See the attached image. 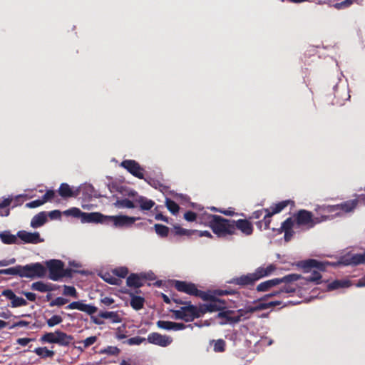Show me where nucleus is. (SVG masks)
Masks as SVG:
<instances>
[{
    "label": "nucleus",
    "mask_w": 365,
    "mask_h": 365,
    "mask_svg": "<svg viewBox=\"0 0 365 365\" xmlns=\"http://www.w3.org/2000/svg\"><path fill=\"white\" fill-rule=\"evenodd\" d=\"M204 218L207 220V225L218 237L225 238L227 236L237 235V230L245 236H250L254 232L253 225L248 218L235 220L212 214H205Z\"/></svg>",
    "instance_id": "1"
},
{
    "label": "nucleus",
    "mask_w": 365,
    "mask_h": 365,
    "mask_svg": "<svg viewBox=\"0 0 365 365\" xmlns=\"http://www.w3.org/2000/svg\"><path fill=\"white\" fill-rule=\"evenodd\" d=\"M140 218L138 217H130L127 215H104L101 212H84L82 223H101L104 225H112L114 227H130L137 220Z\"/></svg>",
    "instance_id": "2"
},
{
    "label": "nucleus",
    "mask_w": 365,
    "mask_h": 365,
    "mask_svg": "<svg viewBox=\"0 0 365 365\" xmlns=\"http://www.w3.org/2000/svg\"><path fill=\"white\" fill-rule=\"evenodd\" d=\"M186 304L187 306H182L179 309L170 310L174 319L183 320L185 322H191L209 312L207 304H200L198 307L193 305L190 301Z\"/></svg>",
    "instance_id": "3"
},
{
    "label": "nucleus",
    "mask_w": 365,
    "mask_h": 365,
    "mask_svg": "<svg viewBox=\"0 0 365 365\" xmlns=\"http://www.w3.org/2000/svg\"><path fill=\"white\" fill-rule=\"evenodd\" d=\"M294 218L297 227H303L309 230L313 228L317 224L327 220V217H314L312 212L302 209L299 210L294 215Z\"/></svg>",
    "instance_id": "4"
},
{
    "label": "nucleus",
    "mask_w": 365,
    "mask_h": 365,
    "mask_svg": "<svg viewBox=\"0 0 365 365\" xmlns=\"http://www.w3.org/2000/svg\"><path fill=\"white\" fill-rule=\"evenodd\" d=\"M39 340L41 343L57 344L61 346H68L73 340V336L61 330H56L54 332H46Z\"/></svg>",
    "instance_id": "5"
},
{
    "label": "nucleus",
    "mask_w": 365,
    "mask_h": 365,
    "mask_svg": "<svg viewBox=\"0 0 365 365\" xmlns=\"http://www.w3.org/2000/svg\"><path fill=\"white\" fill-rule=\"evenodd\" d=\"M173 286L175 289L180 292L185 293L190 296H195L202 299L204 301H207L210 298V294L204 291L197 289L195 284L181 280H175Z\"/></svg>",
    "instance_id": "6"
},
{
    "label": "nucleus",
    "mask_w": 365,
    "mask_h": 365,
    "mask_svg": "<svg viewBox=\"0 0 365 365\" xmlns=\"http://www.w3.org/2000/svg\"><path fill=\"white\" fill-rule=\"evenodd\" d=\"M302 278V277L301 274L296 273L289 274L283 277L274 278L262 282L257 286L256 290L259 292H267L272 287H276L282 282H296Z\"/></svg>",
    "instance_id": "7"
},
{
    "label": "nucleus",
    "mask_w": 365,
    "mask_h": 365,
    "mask_svg": "<svg viewBox=\"0 0 365 365\" xmlns=\"http://www.w3.org/2000/svg\"><path fill=\"white\" fill-rule=\"evenodd\" d=\"M19 277L34 278L43 277L46 274V269L39 262L31 263L25 266L19 265Z\"/></svg>",
    "instance_id": "8"
},
{
    "label": "nucleus",
    "mask_w": 365,
    "mask_h": 365,
    "mask_svg": "<svg viewBox=\"0 0 365 365\" xmlns=\"http://www.w3.org/2000/svg\"><path fill=\"white\" fill-rule=\"evenodd\" d=\"M245 314L244 309H239L237 312L233 310L222 309L217 314V318L220 319V324L222 325L227 324H236L241 321L242 317Z\"/></svg>",
    "instance_id": "9"
},
{
    "label": "nucleus",
    "mask_w": 365,
    "mask_h": 365,
    "mask_svg": "<svg viewBox=\"0 0 365 365\" xmlns=\"http://www.w3.org/2000/svg\"><path fill=\"white\" fill-rule=\"evenodd\" d=\"M48 269V278L53 281H58L63 277V272L64 263L59 259H51L46 262Z\"/></svg>",
    "instance_id": "10"
},
{
    "label": "nucleus",
    "mask_w": 365,
    "mask_h": 365,
    "mask_svg": "<svg viewBox=\"0 0 365 365\" xmlns=\"http://www.w3.org/2000/svg\"><path fill=\"white\" fill-rule=\"evenodd\" d=\"M120 166L127 170L133 176L144 179V169L134 160H124L121 162Z\"/></svg>",
    "instance_id": "11"
},
{
    "label": "nucleus",
    "mask_w": 365,
    "mask_h": 365,
    "mask_svg": "<svg viewBox=\"0 0 365 365\" xmlns=\"http://www.w3.org/2000/svg\"><path fill=\"white\" fill-rule=\"evenodd\" d=\"M329 262H323L314 259H309L307 260L300 261L298 266L303 269L304 272H309L312 269H317L318 271H324Z\"/></svg>",
    "instance_id": "12"
},
{
    "label": "nucleus",
    "mask_w": 365,
    "mask_h": 365,
    "mask_svg": "<svg viewBox=\"0 0 365 365\" xmlns=\"http://www.w3.org/2000/svg\"><path fill=\"white\" fill-rule=\"evenodd\" d=\"M147 339L149 343L162 347H166L173 342V339L170 336L162 335L158 332L149 334Z\"/></svg>",
    "instance_id": "13"
},
{
    "label": "nucleus",
    "mask_w": 365,
    "mask_h": 365,
    "mask_svg": "<svg viewBox=\"0 0 365 365\" xmlns=\"http://www.w3.org/2000/svg\"><path fill=\"white\" fill-rule=\"evenodd\" d=\"M16 236L24 243L27 244H38L44 241L38 232H29L25 230H20L17 232Z\"/></svg>",
    "instance_id": "14"
},
{
    "label": "nucleus",
    "mask_w": 365,
    "mask_h": 365,
    "mask_svg": "<svg viewBox=\"0 0 365 365\" xmlns=\"http://www.w3.org/2000/svg\"><path fill=\"white\" fill-rule=\"evenodd\" d=\"M358 203L359 200L357 199L347 200L341 204L327 207V211L331 212L340 210L346 213L350 212L356 207Z\"/></svg>",
    "instance_id": "15"
},
{
    "label": "nucleus",
    "mask_w": 365,
    "mask_h": 365,
    "mask_svg": "<svg viewBox=\"0 0 365 365\" xmlns=\"http://www.w3.org/2000/svg\"><path fill=\"white\" fill-rule=\"evenodd\" d=\"M156 324L158 328L168 331H180L183 330L187 327L192 329V324L186 325L183 323L174 322L170 321L159 320L157 322Z\"/></svg>",
    "instance_id": "16"
},
{
    "label": "nucleus",
    "mask_w": 365,
    "mask_h": 365,
    "mask_svg": "<svg viewBox=\"0 0 365 365\" xmlns=\"http://www.w3.org/2000/svg\"><path fill=\"white\" fill-rule=\"evenodd\" d=\"M67 309H78L86 312L89 315L95 314L98 308L91 304H83L81 301H76L70 303L66 307Z\"/></svg>",
    "instance_id": "17"
},
{
    "label": "nucleus",
    "mask_w": 365,
    "mask_h": 365,
    "mask_svg": "<svg viewBox=\"0 0 365 365\" xmlns=\"http://www.w3.org/2000/svg\"><path fill=\"white\" fill-rule=\"evenodd\" d=\"M147 279L144 274H130L126 279V284L130 287L140 288L143 286L145 280Z\"/></svg>",
    "instance_id": "18"
},
{
    "label": "nucleus",
    "mask_w": 365,
    "mask_h": 365,
    "mask_svg": "<svg viewBox=\"0 0 365 365\" xmlns=\"http://www.w3.org/2000/svg\"><path fill=\"white\" fill-rule=\"evenodd\" d=\"M256 279L253 273H249L247 274H244L240 277H237L233 278L231 280V283L239 285V286H252L256 282Z\"/></svg>",
    "instance_id": "19"
},
{
    "label": "nucleus",
    "mask_w": 365,
    "mask_h": 365,
    "mask_svg": "<svg viewBox=\"0 0 365 365\" xmlns=\"http://www.w3.org/2000/svg\"><path fill=\"white\" fill-rule=\"evenodd\" d=\"M58 192L61 197L68 199L70 197H77L79 193V190L78 189L74 190L68 184L63 182L61 184L58 190Z\"/></svg>",
    "instance_id": "20"
},
{
    "label": "nucleus",
    "mask_w": 365,
    "mask_h": 365,
    "mask_svg": "<svg viewBox=\"0 0 365 365\" xmlns=\"http://www.w3.org/2000/svg\"><path fill=\"white\" fill-rule=\"evenodd\" d=\"M276 266L271 264L268 265L267 267H259L255 269V272H253L256 281L259 279L271 275L275 270Z\"/></svg>",
    "instance_id": "21"
},
{
    "label": "nucleus",
    "mask_w": 365,
    "mask_h": 365,
    "mask_svg": "<svg viewBox=\"0 0 365 365\" xmlns=\"http://www.w3.org/2000/svg\"><path fill=\"white\" fill-rule=\"evenodd\" d=\"M207 300L210 301V302L207 304L209 312H213L217 311L220 312L222 309H224L225 308L226 302L222 299L210 295V298Z\"/></svg>",
    "instance_id": "22"
},
{
    "label": "nucleus",
    "mask_w": 365,
    "mask_h": 365,
    "mask_svg": "<svg viewBox=\"0 0 365 365\" xmlns=\"http://www.w3.org/2000/svg\"><path fill=\"white\" fill-rule=\"evenodd\" d=\"M136 207L138 206L143 211L150 210L154 205L155 202L144 196H138L135 198Z\"/></svg>",
    "instance_id": "23"
},
{
    "label": "nucleus",
    "mask_w": 365,
    "mask_h": 365,
    "mask_svg": "<svg viewBox=\"0 0 365 365\" xmlns=\"http://www.w3.org/2000/svg\"><path fill=\"white\" fill-rule=\"evenodd\" d=\"M47 221V215L45 212H41L34 215L31 221V227L38 228L43 226Z\"/></svg>",
    "instance_id": "24"
},
{
    "label": "nucleus",
    "mask_w": 365,
    "mask_h": 365,
    "mask_svg": "<svg viewBox=\"0 0 365 365\" xmlns=\"http://www.w3.org/2000/svg\"><path fill=\"white\" fill-rule=\"evenodd\" d=\"M289 205L292 206L294 205V202L291 200H283L279 202L277 204L271 206L269 209L270 210V212L272 215H275L282 212L285 207H287Z\"/></svg>",
    "instance_id": "25"
},
{
    "label": "nucleus",
    "mask_w": 365,
    "mask_h": 365,
    "mask_svg": "<svg viewBox=\"0 0 365 365\" xmlns=\"http://www.w3.org/2000/svg\"><path fill=\"white\" fill-rule=\"evenodd\" d=\"M98 317L102 319H109L113 323H120L122 317L118 312H102L98 313Z\"/></svg>",
    "instance_id": "26"
},
{
    "label": "nucleus",
    "mask_w": 365,
    "mask_h": 365,
    "mask_svg": "<svg viewBox=\"0 0 365 365\" xmlns=\"http://www.w3.org/2000/svg\"><path fill=\"white\" fill-rule=\"evenodd\" d=\"M130 306L135 310H140L143 308L145 299L140 296H136L133 294H130Z\"/></svg>",
    "instance_id": "27"
},
{
    "label": "nucleus",
    "mask_w": 365,
    "mask_h": 365,
    "mask_svg": "<svg viewBox=\"0 0 365 365\" xmlns=\"http://www.w3.org/2000/svg\"><path fill=\"white\" fill-rule=\"evenodd\" d=\"M173 233L175 235L178 236H187L191 237L194 235L195 232H197V230H187L181 227L180 225H174L173 227Z\"/></svg>",
    "instance_id": "28"
},
{
    "label": "nucleus",
    "mask_w": 365,
    "mask_h": 365,
    "mask_svg": "<svg viewBox=\"0 0 365 365\" xmlns=\"http://www.w3.org/2000/svg\"><path fill=\"white\" fill-rule=\"evenodd\" d=\"M114 205L115 207H117L118 208H135V207H136L135 199L133 200H130L128 198L118 200L115 202Z\"/></svg>",
    "instance_id": "29"
},
{
    "label": "nucleus",
    "mask_w": 365,
    "mask_h": 365,
    "mask_svg": "<svg viewBox=\"0 0 365 365\" xmlns=\"http://www.w3.org/2000/svg\"><path fill=\"white\" fill-rule=\"evenodd\" d=\"M34 352L42 358H52L55 355L53 351L49 350L46 347L36 348Z\"/></svg>",
    "instance_id": "30"
},
{
    "label": "nucleus",
    "mask_w": 365,
    "mask_h": 365,
    "mask_svg": "<svg viewBox=\"0 0 365 365\" xmlns=\"http://www.w3.org/2000/svg\"><path fill=\"white\" fill-rule=\"evenodd\" d=\"M16 237L9 232H5L0 234V238L3 243L6 245L15 244L16 242Z\"/></svg>",
    "instance_id": "31"
},
{
    "label": "nucleus",
    "mask_w": 365,
    "mask_h": 365,
    "mask_svg": "<svg viewBox=\"0 0 365 365\" xmlns=\"http://www.w3.org/2000/svg\"><path fill=\"white\" fill-rule=\"evenodd\" d=\"M349 286V282L346 280H334L327 286L329 290H334L339 288L347 287Z\"/></svg>",
    "instance_id": "32"
},
{
    "label": "nucleus",
    "mask_w": 365,
    "mask_h": 365,
    "mask_svg": "<svg viewBox=\"0 0 365 365\" xmlns=\"http://www.w3.org/2000/svg\"><path fill=\"white\" fill-rule=\"evenodd\" d=\"M293 282H283L284 286L281 287L278 290L280 295L282 293L292 294L294 293L297 290V287L292 284Z\"/></svg>",
    "instance_id": "33"
},
{
    "label": "nucleus",
    "mask_w": 365,
    "mask_h": 365,
    "mask_svg": "<svg viewBox=\"0 0 365 365\" xmlns=\"http://www.w3.org/2000/svg\"><path fill=\"white\" fill-rule=\"evenodd\" d=\"M155 231L156 234L160 237H166L169 234V227L161 225V224H155L154 225Z\"/></svg>",
    "instance_id": "34"
},
{
    "label": "nucleus",
    "mask_w": 365,
    "mask_h": 365,
    "mask_svg": "<svg viewBox=\"0 0 365 365\" xmlns=\"http://www.w3.org/2000/svg\"><path fill=\"white\" fill-rule=\"evenodd\" d=\"M83 212H82L79 208L72 207L63 212V214L66 216H72L76 218L83 219Z\"/></svg>",
    "instance_id": "35"
},
{
    "label": "nucleus",
    "mask_w": 365,
    "mask_h": 365,
    "mask_svg": "<svg viewBox=\"0 0 365 365\" xmlns=\"http://www.w3.org/2000/svg\"><path fill=\"white\" fill-rule=\"evenodd\" d=\"M262 301H259V303L255 307H248L247 310H245V314L246 313H253L257 311L264 310L269 309L267 302H262Z\"/></svg>",
    "instance_id": "36"
},
{
    "label": "nucleus",
    "mask_w": 365,
    "mask_h": 365,
    "mask_svg": "<svg viewBox=\"0 0 365 365\" xmlns=\"http://www.w3.org/2000/svg\"><path fill=\"white\" fill-rule=\"evenodd\" d=\"M165 204L168 210L173 215L179 212L180 207L174 200L167 198Z\"/></svg>",
    "instance_id": "37"
},
{
    "label": "nucleus",
    "mask_w": 365,
    "mask_h": 365,
    "mask_svg": "<svg viewBox=\"0 0 365 365\" xmlns=\"http://www.w3.org/2000/svg\"><path fill=\"white\" fill-rule=\"evenodd\" d=\"M31 289L33 290L38 291L40 292H48V290L50 289L49 288H48L47 284L41 281L34 282L31 284Z\"/></svg>",
    "instance_id": "38"
},
{
    "label": "nucleus",
    "mask_w": 365,
    "mask_h": 365,
    "mask_svg": "<svg viewBox=\"0 0 365 365\" xmlns=\"http://www.w3.org/2000/svg\"><path fill=\"white\" fill-rule=\"evenodd\" d=\"M295 221L292 219V217H288L287 218L281 225V227L279 228V231H289V230H293V227Z\"/></svg>",
    "instance_id": "39"
},
{
    "label": "nucleus",
    "mask_w": 365,
    "mask_h": 365,
    "mask_svg": "<svg viewBox=\"0 0 365 365\" xmlns=\"http://www.w3.org/2000/svg\"><path fill=\"white\" fill-rule=\"evenodd\" d=\"M214 344L213 349L215 352H223L225 350L226 342L223 339L212 340Z\"/></svg>",
    "instance_id": "40"
},
{
    "label": "nucleus",
    "mask_w": 365,
    "mask_h": 365,
    "mask_svg": "<svg viewBox=\"0 0 365 365\" xmlns=\"http://www.w3.org/2000/svg\"><path fill=\"white\" fill-rule=\"evenodd\" d=\"M264 215L263 219L262 220V223L264 224V230H268L270 227L271 223V217L274 215L270 212L269 209H264Z\"/></svg>",
    "instance_id": "41"
},
{
    "label": "nucleus",
    "mask_w": 365,
    "mask_h": 365,
    "mask_svg": "<svg viewBox=\"0 0 365 365\" xmlns=\"http://www.w3.org/2000/svg\"><path fill=\"white\" fill-rule=\"evenodd\" d=\"M307 282H314L316 284H321L322 275L318 271L314 270L312 274L305 278Z\"/></svg>",
    "instance_id": "42"
},
{
    "label": "nucleus",
    "mask_w": 365,
    "mask_h": 365,
    "mask_svg": "<svg viewBox=\"0 0 365 365\" xmlns=\"http://www.w3.org/2000/svg\"><path fill=\"white\" fill-rule=\"evenodd\" d=\"M103 279L112 285H118L120 279L115 276L110 275L109 273H106L103 277Z\"/></svg>",
    "instance_id": "43"
},
{
    "label": "nucleus",
    "mask_w": 365,
    "mask_h": 365,
    "mask_svg": "<svg viewBox=\"0 0 365 365\" xmlns=\"http://www.w3.org/2000/svg\"><path fill=\"white\" fill-rule=\"evenodd\" d=\"M63 294L65 295V296H71V297H73L74 298H77L78 297L76 289L73 286L64 285L63 286Z\"/></svg>",
    "instance_id": "44"
},
{
    "label": "nucleus",
    "mask_w": 365,
    "mask_h": 365,
    "mask_svg": "<svg viewBox=\"0 0 365 365\" xmlns=\"http://www.w3.org/2000/svg\"><path fill=\"white\" fill-rule=\"evenodd\" d=\"M19 265H16V267H10L8 269H0V274H11L19 276Z\"/></svg>",
    "instance_id": "45"
},
{
    "label": "nucleus",
    "mask_w": 365,
    "mask_h": 365,
    "mask_svg": "<svg viewBox=\"0 0 365 365\" xmlns=\"http://www.w3.org/2000/svg\"><path fill=\"white\" fill-rule=\"evenodd\" d=\"M351 263L355 265L365 263V252L354 255L351 258Z\"/></svg>",
    "instance_id": "46"
},
{
    "label": "nucleus",
    "mask_w": 365,
    "mask_h": 365,
    "mask_svg": "<svg viewBox=\"0 0 365 365\" xmlns=\"http://www.w3.org/2000/svg\"><path fill=\"white\" fill-rule=\"evenodd\" d=\"M63 322V319L59 315H53L50 319H47L46 323L49 327H53L57 324H61Z\"/></svg>",
    "instance_id": "47"
},
{
    "label": "nucleus",
    "mask_w": 365,
    "mask_h": 365,
    "mask_svg": "<svg viewBox=\"0 0 365 365\" xmlns=\"http://www.w3.org/2000/svg\"><path fill=\"white\" fill-rule=\"evenodd\" d=\"M27 302L26 299H24L22 297H17L15 295L14 298L13 299L11 302V307H23L27 305Z\"/></svg>",
    "instance_id": "48"
},
{
    "label": "nucleus",
    "mask_w": 365,
    "mask_h": 365,
    "mask_svg": "<svg viewBox=\"0 0 365 365\" xmlns=\"http://www.w3.org/2000/svg\"><path fill=\"white\" fill-rule=\"evenodd\" d=\"M113 272L115 276L120 278H125L128 274V269L125 267H120L114 269Z\"/></svg>",
    "instance_id": "49"
},
{
    "label": "nucleus",
    "mask_w": 365,
    "mask_h": 365,
    "mask_svg": "<svg viewBox=\"0 0 365 365\" xmlns=\"http://www.w3.org/2000/svg\"><path fill=\"white\" fill-rule=\"evenodd\" d=\"M101 354H106L111 356H116L120 353V349L116 346H109L101 351Z\"/></svg>",
    "instance_id": "50"
},
{
    "label": "nucleus",
    "mask_w": 365,
    "mask_h": 365,
    "mask_svg": "<svg viewBox=\"0 0 365 365\" xmlns=\"http://www.w3.org/2000/svg\"><path fill=\"white\" fill-rule=\"evenodd\" d=\"M68 302V299H66V298H63L61 297H56L55 299L52 300L49 303V306L51 307H54V306L61 307V306H63V305L67 304Z\"/></svg>",
    "instance_id": "51"
},
{
    "label": "nucleus",
    "mask_w": 365,
    "mask_h": 365,
    "mask_svg": "<svg viewBox=\"0 0 365 365\" xmlns=\"http://www.w3.org/2000/svg\"><path fill=\"white\" fill-rule=\"evenodd\" d=\"M353 4V0H344L339 3L334 4V7L336 9H344L349 7Z\"/></svg>",
    "instance_id": "52"
},
{
    "label": "nucleus",
    "mask_w": 365,
    "mask_h": 365,
    "mask_svg": "<svg viewBox=\"0 0 365 365\" xmlns=\"http://www.w3.org/2000/svg\"><path fill=\"white\" fill-rule=\"evenodd\" d=\"M97 339H98L97 336H91L86 338V339H84L83 341H79V343L83 344L84 348H88L90 346L93 345L94 343H96L97 341Z\"/></svg>",
    "instance_id": "53"
},
{
    "label": "nucleus",
    "mask_w": 365,
    "mask_h": 365,
    "mask_svg": "<svg viewBox=\"0 0 365 365\" xmlns=\"http://www.w3.org/2000/svg\"><path fill=\"white\" fill-rule=\"evenodd\" d=\"M56 195V192L53 190H48L46 193L42 196V200L44 203L48 201H51Z\"/></svg>",
    "instance_id": "54"
},
{
    "label": "nucleus",
    "mask_w": 365,
    "mask_h": 365,
    "mask_svg": "<svg viewBox=\"0 0 365 365\" xmlns=\"http://www.w3.org/2000/svg\"><path fill=\"white\" fill-rule=\"evenodd\" d=\"M101 304L103 305L104 307H110L114 302L115 300L110 297H105L103 298H101L100 299Z\"/></svg>",
    "instance_id": "55"
},
{
    "label": "nucleus",
    "mask_w": 365,
    "mask_h": 365,
    "mask_svg": "<svg viewBox=\"0 0 365 365\" xmlns=\"http://www.w3.org/2000/svg\"><path fill=\"white\" fill-rule=\"evenodd\" d=\"M184 218L188 222H194L197 219V214L192 211H187L184 214Z\"/></svg>",
    "instance_id": "56"
},
{
    "label": "nucleus",
    "mask_w": 365,
    "mask_h": 365,
    "mask_svg": "<svg viewBox=\"0 0 365 365\" xmlns=\"http://www.w3.org/2000/svg\"><path fill=\"white\" fill-rule=\"evenodd\" d=\"M264 209H261V210H256L255 212H253L248 217V219L251 221L252 220H254V219H259L263 213H264Z\"/></svg>",
    "instance_id": "57"
},
{
    "label": "nucleus",
    "mask_w": 365,
    "mask_h": 365,
    "mask_svg": "<svg viewBox=\"0 0 365 365\" xmlns=\"http://www.w3.org/2000/svg\"><path fill=\"white\" fill-rule=\"evenodd\" d=\"M171 300L176 304H182L183 306H187L186 303L189 302V301H183L181 299H180L178 294L175 293H173L171 294Z\"/></svg>",
    "instance_id": "58"
},
{
    "label": "nucleus",
    "mask_w": 365,
    "mask_h": 365,
    "mask_svg": "<svg viewBox=\"0 0 365 365\" xmlns=\"http://www.w3.org/2000/svg\"><path fill=\"white\" fill-rule=\"evenodd\" d=\"M145 340V339L144 338H142L140 336H135V337L130 338L128 339V342L130 345H134V344L139 345Z\"/></svg>",
    "instance_id": "59"
},
{
    "label": "nucleus",
    "mask_w": 365,
    "mask_h": 365,
    "mask_svg": "<svg viewBox=\"0 0 365 365\" xmlns=\"http://www.w3.org/2000/svg\"><path fill=\"white\" fill-rule=\"evenodd\" d=\"M43 204H44V202H43V200L41 198V199H38V200L31 201V202L27 203L26 205V206L29 208H35V207H39Z\"/></svg>",
    "instance_id": "60"
},
{
    "label": "nucleus",
    "mask_w": 365,
    "mask_h": 365,
    "mask_svg": "<svg viewBox=\"0 0 365 365\" xmlns=\"http://www.w3.org/2000/svg\"><path fill=\"white\" fill-rule=\"evenodd\" d=\"M275 296H280L279 290L273 291L271 293L264 295L263 297L259 298L258 301H266L269 298H271V297H273Z\"/></svg>",
    "instance_id": "61"
},
{
    "label": "nucleus",
    "mask_w": 365,
    "mask_h": 365,
    "mask_svg": "<svg viewBox=\"0 0 365 365\" xmlns=\"http://www.w3.org/2000/svg\"><path fill=\"white\" fill-rule=\"evenodd\" d=\"M1 295L6 297L7 299L12 301L16 294L11 289H4L1 292Z\"/></svg>",
    "instance_id": "62"
},
{
    "label": "nucleus",
    "mask_w": 365,
    "mask_h": 365,
    "mask_svg": "<svg viewBox=\"0 0 365 365\" xmlns=\"http://www.w3.org/2000/svg\"><path fill=\"white\" fill-rule=\"evenodd\" d=\"M194 235H197L199 237H207L209 238L213 237L212 234L209 231H207V230H205V231L197 230V232H195V233Z\"/></svg>",
    "instance_id": "63"
},
{
    "label": "nucleus",
    "mask_w": 365,
    "mask_h": 365,
    "mask_svg": "<svg viewBox=\"0 0 365 365\" xmlns=\"http://www.w3.org/2000/svg\"><path fill=\"white\" fill-rule=\"evenodd\" d=\"M34 339L31 338H19L16 340V343L21 346H26L30 341H34Z\"/></svg>",
    "instance_id": "64"
}]
</instances>
